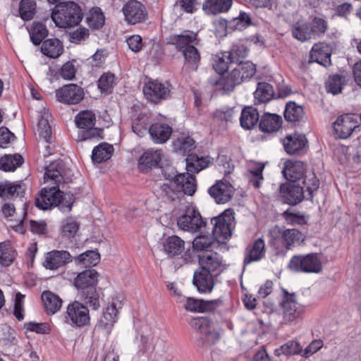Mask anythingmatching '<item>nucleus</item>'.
Here are the masks:
<instances>
[{"instance_id":"obj_50","label":"nucleus","mask_w":361,"mask_h":361,"mask_svg":"<svg viewBox=\"0 0 361 361\" xmlns=\"http://www.w3.org/2000/svg\"><path fill=\"white\" fill-rule=\"evenodd\" d=\"M74 260L77 264L93 267L99 262L100 255L96 251L88 250L75 257Z\"/></svg>"},{"instance_id":"obj_27","label":"nucleus","mask_w":361,"mask_h":361,"mask_svg":"<svg viewBox=\"0 0 361 361\" xmlns=\"http://www.w3.org/2000/svg\"><path fill=\"white\" fill-rule=\"evenodd\" d=\"M169 43L176 46L178 50L186 49L193 45L197 46L199 44V39L197 33L192 31H185L180 35H173L170 37Z\"/></svg>"},{"instance_id":"obj_59","label":"nucleus","mask_w":361,"mask_h":361,"mask_svg":"<svg viewBox=\"0 0 361 361\" xmlns=\"http://www.w3.org/2000/svg\"><path fill=\"white\" fill-rule=\"evenodd\" d=\"M79 229V224L72 217L66 219L62 223V235L63 237H73Z\"/></svg>"},{"instance_id":"obj_37","label":"nucleus","mask_w":361,"mask_h":361,"mask_svg":"<svg viewBox=\"0 0 361 361\" xmlns=\"http://www.w3.org/2000/svg\"><path fill=\"white\" fill-rule=\"evenodd\" d=\"M232 5V0H205L202 9L207 14L215 15L228 11Z\"/></svg>"},{"instance_id":"obj_4","label":"nucleus","mask_w":361,"mask_h":361,"mask_svg":"<svg viewBox=\"0 0 361 361\" xmlns=\"http://www.w3.org/2000/svg\"><path fill=\"white\" fill-rule=\"evenodd\" d=\"M96 117L90 110L80 111L75 118V123L78 127V133L76 140L78 142L85 140L98 141L102 138V130L94 128Z\"/></svg>"},{"instance_id":"obj_58","label":"nucleus","mask_w":361,"mask_h":361,"mask_svg":"<svg viewBox=\"0 0 361 361\" xmlns=\"http://www.w3.org/2000/svg\"><path fill=\"white\" fill-rule=\"evenodd\" d=\"M149 118L145 114L139 115L133 122V131L139 137H142L147 131Z\"/></svg>"},{"instance_id":"obj_43","label":"nucleus","mask_w":361,"mask_h":361,"mask_svg":"<svg viewBox=\"0 0 361 361\" xmlns=\"http://www.w3.org/2000/svg\"><path fill=\"white\" fill-rule=\"evenodd\" d=\"M113 152V146L106 142H103L94 148L92 154V159L94 162L101 163L109 159Z\"/></svg>"},{"instance_id":"obj_19","label":"nucleus","mask_w":361,"mask_h":361,"mask_svg":"<svg viewBox=\"0 0 361 361\" xmlns=\"http://www.w3.org/2000/svg\"><path fill=\"white\" fill-rule=\"evenodd\" d=\"M73 261L71 255L66 250H52L46 254L43 266L47 269L56 270Z\"/></svg>"},{"instance_id":"obj_56","label":"nucleus","mask_w":361,"mask_h":361,"mask_svg":"<svg viewBox=\"0 0 361 361\" xmlns=\"http://www.w3.org/2000/svg\"><path fill=\"white\" fill-rule=\"evenodd\" d=\"M47 34L48 31L44 24L40 23H33L30 32V37L35 44H39L42 39L47 36Z\"/></svg>"},{"instance_id":"obj_12","label":"nucleus","mask_w":361,"mask_h":361,"mask_svg":"<svg viewBox=\"0 0 361 361\" xmlns=\"http://www.w3.org/2000/svg\"><path fill=\"white\" fill-rule=\"evenodd\" d=\"M143 93L148 101L158 103L169 95L170 88L167 83L158 80H149L143 87Z\"/></svg>"},{"instance_id":"obj_23","label":"nucleus","mask_w":361,"mask_h":361,"mask_svg":"<svg viewBox=\"0 0 361 361\" xmlns=\"http://www.w3.org/2000/svg\"><path fill=\"white\" fill-rule=\"evenodd\" d=\"M280 194L285 198L289 204H296L304 198L303 188L299 183H292L288 185H281Z\"/></svg>"},{"instance_id":"obj_53","label":"nucleus","mask_w":361,"mask_h":361,"mask_svg":"<svg viewBox=\"0 0 361 361\" xmlns=\"http://www.w3.org/2000/svg\"><path fill=\"white\" fill-rule=\"evenodd\" d=\"M302 346L298 341H290L281 346L280 348L276 349L274 354L277 357L283 354L286 355L300 354L302 353Z\"/></svg>"},{"instance_id":"obj_22","label":"nucleus","mask_w":361,"mask_h":361,"mask_svg":"<svg viewBox=\"0 0 361 361\" xmlns=\"http://www.w3.org/2000/svg\"><path fill=\"white\" fill-rule=\"evenodd\" d=\"M215 276L214 274L198 269L194 274L193 284L200 293H209L214 288Z\"/></svg>"},{"instance_id":"obj_39","label":"nucleus","mask_w":361,"mask_h":361,"mask_svg":"<svg viewBox=\"0 0 361 361\" xmlns=\"http://www.w3.org/2000/svg\"><path fill=\"white\" fill-rule=\"evenodd\" d=\"M78 291V297L81 301L94 310L100 307L99 294L95 287H89Z\"/></svg>"},{"instance_id":"obj_26","label":"nucleus","mask_w":361,"mask_h":361,"mask_svg":"<svg viewBox=\"0 0 361 361\" xmlns=\"http://www.w3.org/2000/svg\"><path fill=\"white\" fill-rule=\"evenodd\" d=\"M310 61L317 62L324 66L331 64L330 47L324 43L315 44L310 51Z\"/></svg>"},{"instance_id":"obj_57","label":"nucleus","mask_w":361,"mask_h":361,"mask_svg":"<svg viewBox=\"0 0 361 361\" xmlns=\"http://www.w3.org/2000/svg\"><path fill=\"white\" fill-rule=\"evenodd\" d=\"M36 4L35 0H22L20 4V14L25 20H31L35 13Z\"/></svg>"},{"instance_id":"obj_6","label":"nucleus","mask_w":361,"mask_h":361,"mask_svg":"<svg viewBox=\"0 0 361 361\" xmlns=\"http://www.w3.org/2000/svg\"><path fill=\"white\" fill-rule=\"evenodd\" d=\"M123 295L116 293L104 307L102 316L97 325V327L101 329L104 334H109L112 330L118 320L120 310L123 307Z\"/></svg>"},{"instance_id":"obj_54","label":"nucleus","mask_w":361,"mask_h":361,"mask_svg":"<svg viewBox=\"0 0 361 361\" xmlns=\"http://www.w3.org/2000/svg\"><path fill=\"white\" fill-rule=\"evenodd\" d=\"M313 39H316L324 35L327 28V22L319 17H315L311 22H309Z\"/></svg>"},{"instance_id":"obj_29","label":"nucleus","mask_w":361,"mask_h":361,"mask_svg":"<svg viewBox=\"0 0 361 361\" xmlns=\"http://www.w3.org/2000/svg\"><path fill=\"white\" fill-rule=\"evenodd\" d=\"M98 280V273L94 269H86L74 279L73 285L78 290L89 287H95Z\"/></svg>"},{"instance_id":"obj_52","label":"nucleus","mask_w":361,"mask_h":361,"mask_svg":"<svg viewBox=\"0 0 361 361\" xmlns=\"http://www.w3.org/2000/svg\"><path fill=\"white\" fill-rule=\"evenodd\" d=\"M105 18L99 8H92L87 16V23L93 29H99L104 24Z\"/></svg>"},{"instance_id":"obj_5","label":"nucleus","mask_w":361,"mask_h":361,"mask_svg":"<svg viewBox=\"0 0 361 361\" xmlns=\"http://www.w3.org/2000/svg\"><path fill=\"white\" fill-rule=\"evenodd\" d=\"M270 243L276 247L280 245L286 250L300 245L305 239V235L295 228L282 229L278 226L271 228L269 232Z\"/></svg>"},{"instance_id":"obj_42","label":"nucleus","mask_w":361,"mask_h":361,"mask_svg":"<svg viewBox=\"0 0 361 361\" xmlns=\"http://www.w3.org/2000/svg\"><path fill=\"white\" fill-rule=\"evenodd\" d=\"M185 243L179 237H169L164 243V252L170 257L178 255L184 250Z\"/></svg>"},{"instance_id":"obj_8","label":"nucleus","mask_w":361,"mask_h":361,"mask_svg":"<svg viewBox=\"0 0 361 361\" xmlns=\"http://www.w3.org/2000/svg\"><path fill=\"white\" fill-rule=\"evenodd\" d=\"M161 351H165L163 342L153 336L147 328L143 326L140 331L138 353L143 355L151 352L149 360L157 361L156 357Z\"/></svg>"},{"instance_id":"obj_49","label":"nucleus","mask_w":361,"mask_h":361,"mask_svg":"<svg viewBox=\"0 0 361 361\" xmlns=\"http://www.w3.org/2000/svg\"><path fill=\"white\" fill-rule=\"evenodd\" d=\"M23 162L21 155H5L0 159V168L5 171H13L19 167Z\"/></svg>"},{"instance_id":"obj_63","label":"nucleus","mask_w":361,"mask_h":361,"mask_svg":"<svg viewBox=\"0 0 361 361\" xmlns=\"http://www.w3.org/2000/svg\"><path fill=\"white\" fill-rule=\"evenodd\" d=\"M283 215L287 224L290 225H302L307 222L306 217L299 213H295L287 210L283 214Z\"/></svg>"},{"instance_id":"obj_64","label":"nucleus","mask_w":361,"mask_h":361,"mask_svg":"<svg viewBox=\"0 0 361 361\" xmlns=\"http://www.w3.org/2000/svg\"><path fill=\"white\" fill-rule=\"evenodd\" d=\"M114 75L111 73L103 74L98 80V87L101 92H108L113 86Z\"/></svg>"},{"instance_id":"obj_60","label":"nucleus","mask_w":361,"mask_h":361,"mask_svg":"<svg viewBox=\"0 0 361 361\" xmlns=\"http://www.w3.org/2000/svg\"><path fill=\"white\" fill-rule=\"evenodd\" d=\"M213 243V238L209 235H200L195 238L192 243L195 250L197 252H205L211 247Z\"/></svg>"},{"instance_id":"obj_3","label":"nucleus","mask_w":361,"mask_h":361,"mask_svg":"<svg viewBox=\"0 0 361 361\" xmlns=\"http://www.w3.org/2000/svg\"><path fill=\"white\" fill-rule=\"evenodd\" d=\"M51 17L57 27L66 28L78 25L82 20V13L77 4L67 1L56 5Z\"/></svg>"},{"instance_id":"obj_48","label":"nucleus","mask_w":361,"mask_h":361,"mask_svg":"<svg viewBox=\"0 0 361 361\" xmlns=\"http://www.w3.org/2000/svg\"><path fill=\"white\" fill-rule=\"evenodd\" d=\"M24 192V186L20 183L13 184L9 182L0 183V196L2 197H21Z\"/></svg>"},{"instance_id":"obj_44","label":"nucleus","mask_w":361,"mask_h":361,"mask_svg":"<svg viewBox=\"0 0 361 361\" xmlns=\"http://www.w3.org/2000/svg\"><path fill=\"white\" fill-rule=\"evenodd\" d=\"M41 50L50 58H57L62 54L63 47L58 39H49L43 42Z\"/></svg>"},{"instance_id":"obj_13","label":"nucleus","mask_w":361,"mask_h":361,"mask_svg":"<svg viewBox=\"0 0 361 361\" xmlns=\"http://www.w3.org/2000/svg\"><path fill=\"white\" fill-rule=\"evenodd\" d=\"M283 318L286 323L292 324L300 319L302 310L296 302L295 294H286L281 302Z\"/></svg>"},{"instance_id":"obj_17","label":"nucleus","mask_w":361,"mask_h":361,"mask_svg":"<svg viewBox=\"0 0 361 361\" xmlns=\"http://www.w3.org/2000/svg\"><path fill=\"white\" fill-rule=\"evenodd\" d=\"M66 312L71 322L77 326L82 327L90 322L88 308L78 301L69 304Z\"/></svg>"},{"instance_id":"obj_32","label":"nucleus","mask_w":361,"mask_h":361,"mask_svg":"<svg viewBox=\"0 0 361 361\" xmlns=\"http://www.w3.org/2000/svg\"><path fill=\"white\" fill-rule=\"evenodd\" d=\"M183 70L185 71H196L200 65L201 56L196 46L191 45L183 49Z\"/></svg>"},{"instance_id":"obj_9","label":"nucleus","mask_w":361,"mask_h":361,"mask_svg":"<svg viewBox=\"0 0 361 361\" xmlns=\"http://www.w3.org/2000/svg\"><path fill=\"white\" fill-rule=\"evenodd\" d=\"M177 224L183 231L196 232L205 226V222L197 209L188 207L185 213L178 219Z\"/></svg>"},{"instance_id":"obj_24","label":"nucleus","mask_w":361,"mask_h":361,"mask_svg":"<svg viewBox=\"0 0 361 361\" xmlns=\"http://www.w3.org/2000/svg\"><path fill=\"white\" fill-rule=\"evenodd\" d=\"M282 173L287 180L293 183H297L305 175L304 164L298 160H287L283 164Z\"/></svg>"},{"instance_id":"obj_61","label":"nucleus","mask_w":361,"mask_h":361,"mask_svg":"<svg viewBox=\"0 0 361 361\" xmlns=\"http://www.w3.org/2000/svg\"><path fill=\"white\" fill-rule=\"evenodd\" d=\"M15 258V251L9 246L0 245V264L8 267Z\"/></svg>"},{"instance_id":"obj_31","label":"nucleus","mask_w":361,"mask_h":361,"mask_svg":"<svg viewBox=\"0 0 361 361\" xmlns=\"http://www.w3.org/2000/svg\"><path fill=\"white\" fill-rule=\"evenodd\" d=\"M307 140L304 135L294 133L283 140V145L288 154H293L305 147Z\"/></svg>"},{"instance_id":"obj_55","label":"nucleus","mask_w":361,"mask_h":361,"mask_svg":"<svg viewBox=\"0 0 361 361\" xmlns=\"http://www.w3.org/2000/svg\"><path fill=\"white\" fill-rule=\"evenodd\" d=\"M302 178V187L303 188L304 192L306 191L309 195H312L319 188V180L314 173L311 171L306 172Z\"/></svg>"},{"instance_id":"obj_62","label":"nucleus","mask_w":361,"mask_h":361,"mask_svg":"<svg viewBox=\"0 0 361 361\" xmlns=\"http://www.w3.org/2000/svg\"><path fill=\"white\" fill-rule=\"evenodd\" d=\"M59 204H56L55 207H58L59 209L64 213L71 212L74 202L72 195L61 192V196H59Z\"/></svg>"},{"instance_id":"obj_33","label":"nucleus","mask_w":361,"mask_h":361,"mask_svg":"<svg viewBox=\"0 0 361 361\" xmlns=\"http://www.w3.org/2000/svg\"><path fill=\"white\" fill-rule=\"evenodd\" d=\"M238 54L237 51L216 54L212 57L213 68L219 74L224 73L228 68V63H234L233 59Z\"/></svg>"},{"instance_id":"obj_11","label":"nucleus","mask_w":361,"mask_h":361,"mask_svg":"<svg viewBox=\"0 0 361 361\" xmlns=\"http://www.w3.org/2000/svg\"><path fill=\"white\" fill-rule=\"evenodd\" d=\"M199 269L217 276L224 269L221 257L212 250H206L199 255Z\"/></svg>"},{"instance_id":"obj_16","label":"nucleus","mask_w":361,"mask_h":361,"mask_svg":"<svg viewBox=\"0 0 361 361\" xmlns=\"http://www.w3.org/2000/svg\"><path fill=\"white\" fill-rule=\"evenodd\" d=\"M234 191L233 185L226 180H217L208 190L209 194L217 204H225L230 201Z\"/></svg>"},{"instance_id":"obj_25","label":"nucleus","mask_w":361,"mask_h":361,"mask_svg":"<svg viewBox=\"0 0 361 361\" xmlns=\"http://www.w3.org/2000/svg\"><path fill=\"white\" fill-rule=\"evenodd\" d=\"M221 302L220 299L203 300L188 298L185 304V309L195 312H210L214 310Z\"/></svg>"},{"instance_id":"obj_10","label":"nucleus","mask_w":361,"mask_h":361,"mask_svg":"<svg viewBox=\"0 0 361 361\" xmlns=\"http://www.w3.org/2000/svg\"><path fill=\"white\" fill-rule=\"evenodd\" d=\"M232 220L231 213L228 211L211 219L213 235L219 241L226 240L231 236Z\"/></svg>"},{"instance_id":"obj_38","label":"nucleus","mask_w":361,"mask_h":361,"mask_svg":"<svg viewBox=\"0 0 361 361\" xmlns=\"http://www.w3.org/2000/svg\"><path fill=\"white\" fill-rule=\"evenodd\" d=\"M282 118L275 114H265L259 122V128L264 133H274L281 126Z\"/></svg>"},{"instance_id":"obj_35","label":"nucleus","mask_w":361,"mask_h":361,"mask_svg":"<svg viewBox=\"0 0 361 361\" xmlns=\"http://www.w3.org/2000/svg\"><path fill=\"white\" fill-rule=\"evenodd\" d=\"M358 116L355 114H345L340 116V139L349 137L358 126Z\"/></svg>"},{"instance_id":"obj_14","label":"nucleus","mask_w":361,"mask_h":361,"mask_svg":"<svg viewBox=\"0 0 361 361\" xmlns=\"http://www.w3.org/2000/svg\"><path fill=\"white\" fill-rule=\"evenodd\" d=\"M56 97L58 101L64 104H76L82 100L84 92L81 87L76 84L63 85L56 90Z\"/></svg>"},{"instance_id":"obj_21","label":"nucleus","mask_w":361,"mask_h":361,"mask_svg":"<svg viewBox=\"0 0 361 361\" xmlns=\"http://www.w3.org/2000/svg\"><path fill=\"white\" fill-rule=\"evenodd\" d=\"M265 254L266 246L264 240L262 238H259L247 247L245 251L243 263L246 265L259 261L264 257Z\"/></svg>"},{"instance_id":"obj_45","label":"nucleus","mask_w":361,"mask_h":361,"mask_svg":"<svg viewBox=\"0 0 361 361\" xmlns=\"http://www.w3.org/2000/svg\"><path fill=\"white\" fill-rule=\"evenodd\" d=\"M187 168L191 172H199L207 168L211 163L209 157H198L196 154H191L187 159Z\"/></svg>"},{"instance_id":"obj_47","label":"nucleus","mask_w":361,"mask_h":361,"mask_svg":"<svg viewBox=\"0 0 361 361\" xmlns=\"http://www.w3.org/2000/svg\"><path fill=\"white\" fill-rule=\"evenodd\" d=\"M305 116V112L302 106L297 104L294 102H290L286 104L284 111V117L288 122H297L300 121Z\"/></svg>"},{"instance_id":"obj_18","label":"nucleus","mask_w":361,"mask_h":361,"mask_svg":"<svg viewBox=\"0 0 361 361\" xmlns=\"http://www.w3.org/2000/svg\"><path fill=\"white\" fill-rule=\"evenodd\" d=\"M123 13L125 20L133 25L144 20L147 16L145 6L135 0L127 2L123 7Z\"/></svg>"},{"instance_id":"obj_34","label":"nucleus","mask_w":361,"mask_h":361,"mask_svg":"<svg viewBox=\"0 0 361 361\" xmlns=\"http://www.w3.org/2000/svg\"><path fill=\"white\" fill-rule=\"evenodd\" d=\"M51 115L49 110L44 109L41 112L40 118L37 124L38 134L47 143L51 142V129L50 121H51Z\"/></svg>"},{"instance_id":"obj_7","label":"nucleus","mask_w":361,"mask_h":361,"mask_svg":"<svg viewBox=\"0 0 361 361\" xmlns=\"http://www.w3.org/2000/svg\"><path fill=\"white\" fill-rule=\"evenodd\" d=\"M288 268L296 272L319 273L322 265L316 254L294 255L288 263Z\"/></svg>"},{"instance_id":"obj_40","label":"nucleus","mask_w":361,"mask_h":361,"mask_svg":"<svg viewBox=\"0 0 361 361\" xmlns=\"http://www.w3.org/2000/svg\"><path fill=\"white\" fill-rule=\"evenodd\" d=\"M292 35L300 42L313 39L309 22L300 21L292 26Z\"/></svg>"},{"instance_id":"obj_15","label":"nucleus","mask_w":361,"mask_h":361,"mask_svg":"<svg viewBox=\"0 0 361 361\" xmlns=\"http://www.w3.org/2000/svg\"><path fill=\"white\" fill-rule=\"evenodd\" d=\"M361 164V142L359 145L340 146V164L356 169Z\"/></svg>"},{"instance_id":"obj_36","label":"nucleus","mask_w":361,"mask_h":361,"mask_svg":"<svg viewBox=\"0 0 361 361\" xmlns=\"http://www.w3.org/2000/svg\"><path fill=\"white\" fill-rule=\"evenodd\" d=\"M42 300L48 314H54L61 308L63 301L61 298L49 290L42 293Z\"/></svg>"},{"instance_id":"obj_30","label":"nucleus","mask_w":361,"mask_h":361,"mask_svg":"<svg viewBox=\"0 0 361 361\" xmlns=\"http://www.w3.org/2000/svg\"><path fill=\"white\" fill-rule=\"evenodd\" d=\"M161 150L153 149L147 150L139 159L140 170L146 173L149 169L157 166L161 159Z\"/></svg>"},{"instance_id":"obj_46","label":"nucleus","mask_w":361,"mask_h":361,"mask_svg":"<svg viewBox=\"0 0 361 361\" xmlns=\"http://www.w3.org/2000/svg\"><path fill=\"white\" fill-rule=\"evenodd\" d=\"M264 169V164L259 162H252L249 166L248 178L252 185L259 188L261 182L263 180L262 172Z\"/></svg>"},{"instance_id":"obj_41","label":"nucleus","mask_w":361,"mask_h":361,"mask_svg":"<svg viewBox=\"0 0 361 361\" xmlns=\"http://www.w3.org/2000/svg\"><path fill=\"white\" fill-rule=\"evenodd\" d=\"M259 117L258 111L255 108L247 106L242 111L240 118V125L245 129H251L257 123Z\"/></svg>"},{"instance_id":"obj_51","label":"nucleus","mask_w":361,"mask_h":361,"mask_svg":"<svg viewBox=\"0 0 361 361\" xmlns=\"http://www.w3.org/2000/svg\"><path fill=\"white\" fill-rule=\"evenodd\" d=\"M272 86L267 82H259L254 92L255 98L259 102L264 103L271 100L274 97Z\"/></svg>"},{"instance_id":"obj_2","label":"nucleus","mask_w":361,"mask_h":361,"mask_svg":"<svg viewBox=\"0 0 361 361\" xmlns=\"http://www.w3.org/2000/svg\"><path fill=\"white\" fill-rule=\"evenodd\" d=\"M161 191L170 200L178 199L183 194L192 195L197 189L196 180L189 173L177 174L172 180L164 183Z\"/></svg>"},{"instance_id":"obj_28","label":"nucleus","mask_w":361,"mask_h":361,"mask_svg":"<svg viewBox=\"0 0 361 361\" xmlns=\"http://www.w3.org/2000/svg\"><path fill=\"white\" fill-rule=\"evenodd\" d=\"M148 132L154 142L163 144L169 139L172 128L168 124L157 122L151 125Z\"/></svg>"},{"instance_id":"obj_1","label":"nucleus","mask_w":361,"mask_h":361,"mask_svg":"<svg viewBox=\"0 0 361 361\" xmlns=\"http://www.w3.org/2000/svg\"><path fill=\"white\" fill-rule=\"evenodd\" d=\"M66 175L64 164L61 160L51 162L45 169L44 183L47 186L42 189L35 199V205L40 209L46 210L59 204L61 189L63 188Z\"/></svg>"},{"instance_id":"obj_20","label":"nucleus","mask_w":361,"mask_h":361,"mask_svg":"<svg viewBox=\"0 0 361 361\" xmlns=\"http://www.w3.org/2000/svg\"><path fill=\"white\" fill-rule=\"evenodd\" d=\"M191 326L202 334L200 339L202 344L206 343H214L219 340L220 335L216 331H212L210 328L209 320L206 317L195 318L191 322Z\"/></svg>"}]
</instances>
